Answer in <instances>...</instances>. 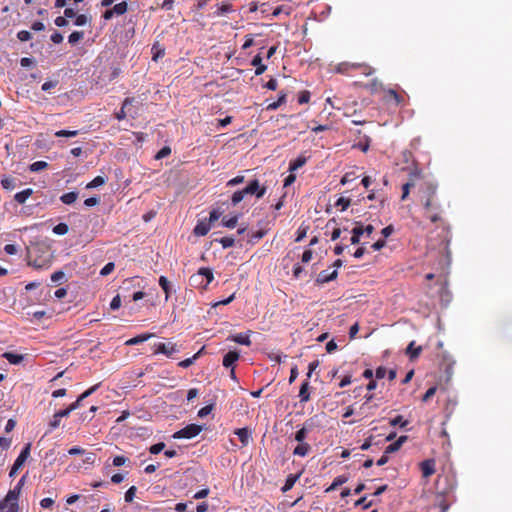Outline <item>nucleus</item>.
Here are the masks:
<instances>
[{"label": "nucleus", "instance_id": "nucleus-1", "mask_svg": "<svg viewBox=\"0 0 512 512\" xmlns=\"http://www.w3.org/2000/svg\"><path fill=\"white\" fill-rule=\"evenodd\" d=\"M457 487V478L453 472L438 476L436 489L444 495H454Z\"/></svg>", "mask_w": 512, "mask_h": 512}, {"label": "nucleus", "instance_id": "nucleus-2", "mask_svg": "<svg viewBox=\"0 0 512 512\" xmlns=\"http://www.w3.org/2000/svg\"><path fill=\"white\" fill-rule=\"evenodd\" d=\"M358 69L361 70V73L366 76H369L374 72V69L369 65H365V64H361V63H349V62L340 63L337 66L336 71L339 73H348L350 70H358Z\"/></svg>", "mask_w": 512, "mask_h": 512}, {"label": "nucleus", "instance_id": "nucleus-3", "mask_svg": "<svg viewBox=\"0 0 512 512\" xmlns=\"http://www.w3.org/2000/svg\"><path fill=\"white\" fill-rule=\"evenodd\" d=\"M214 279L213 272L210 268L202 267L198 270L196 275H193L190 280L197 283L199 286L206 288Z\"/></svg>", "mask_w": 512, "mask_h": 512}, {"label": "nucleus", "instance_id": "nucleus-4", "mask_svg": "<svg viewBox=\"0 0 512 512\" xmlns=\"http://www.w3.org/2000/svg\"><path fill=\"white\" fill-rule=\"evenodd\" d=\"M202 431V426L197 424H189L184 428L173 434V438L175 439H191L196 437Z\"/></svg>", "mask_w": 512, "mask_h": 512}, {"label": "nucleus", "instance_id": "nucleus-5", "mask_svg": "<svg viewBox=\"0 0 512 512\" xmlns=\"http://www.w3.org/2000/svg\"><path fill=\"white\" fill-rule=\"evenodd\" d=\"M30 448H31V444L28 443L22 449V451L20 452V454L16 458L13 466L11 467V470L9 472V476L10 477H14L18 473V470L23 466V464L25 463V461L27 460V458L30 455Z\"/></svg>", "mask_w": 512, "mask_h": 512}, {"label": "nucleus", "instance_id": "nucleus-6", "mask_svg": "<svg viewBox=\"0 0 512 512\" xmlns=\"http://www.w3.org/2000/svg\"><path fill=\"white\" fill-rule=\"evenodd\" d=\"M177 345L172 342H159L154 344V354H164L171 357L174 353L178 352Z\"/></svg>", "mask_w": 512, "mask_h": 512}, {"label": "nucleus", "instance_id": "nucleus-7", "mask_svg": "<svg viewBox=\"0 0 512 512\" xmlns=\"http://www.w3.org/2000/svg\"><path fill=\"white\" fill-rule=\"evenodd\" d=\"M136 102V99L134 97H127L124 99L122 106L119 111L115 112V118L118 121L124 120L128 114H130L132 117H135L130 113V109L128 108L132 104Z\"/></svg>", "mask_w": 512, "mask_h": 512}, {"label": "nucleus", "instance_id": "nucleus-8", "mask_svg": "<svg viewBox=\"0 0 512 512\" xmlns=\"http://www.w3.org/2000/svg\"><path fill=\"white\" fill-rule=\"evenodd\" d=\"M455 500L454 495H444L437 491L436 505L439 507L440 512H447L451 503Z\"/></svg>", "mask_w": 512, "mask_h": 512}, {"label": "nucleus", "instance_id": "nucleus-9", "mask_svg": "<svg viewBox=\"0 0 512 512\" xmlns=\"http://www.w3.org/2000/svg\"><path fill=\"white\" fill-rule=\"evenodd\" d=\"M436 193V188L433 186L428 187V197L424 203V207L427 211L441 210L440 205L434 201V196Z\"/></svg>", "mask_w": 512, "mask_h": 512}, {"label": "nucleus", "instance_id": "nucleus-10", "mask_svg": "<svg viewBox=\"0 0 512 512\" xmlns=\"http://www.w3.org/2000/svg\"><path fill=\"white\" fill-rule=\"evenodd\" d=\"M249 195H255L256 198H262L266 193V187L261 186L257 179L251 180L248 185Z\"/></svg>", "mask_w": 512, "mask_h": 512}, {"label": "nucleus", "instance_id": "nucleus-11", "mask_svg": "<svg viewBox=\"0 0 512 512\" xmlns=\"http://www.w3.org/2000/svg\"><path fill=\"white\" fill-rule=\"evenodd\" d=\"M436 463L434 459H426L420 463V469L424 478H429L436 471Z\"/></svg>", "mask_w": 512, "mask_h": 512}, {"label": "nucleus", "instance_id": "nucleus-12", "mask_svg": "<svg viewBox=\"0 0 512 512\" xmlns=\"http://www.w3.org/2000/svg\"><path fill=\"white\" fill-rule=\"evenodd\" d=\"M25 479L26 476H22L21 479L16 484V486L13 489L9 490V492L6 495V502H9L10 500L18 502Z\"/></svg>", "mask_w": 512, "mask_h": 512}, {"label": "nucleus", "instance_id": "nucleus-13", "mask_svg": "<svg viewBox=\"0 0 512 512\" xmlns=\"http://www.w3.org/2000/svg\"><path fill=\"white\" fill-rule=\"evenodd\" d=\"M337 276H338V272L336 269H334L332 272H329L328 270H322L316 278V283L317 284L328 283L330 281L335 280L337 278Z\"/></svg>", "mask_w": 512, "mask_h": 512}, {"label": "nucleus", "instance_id": "nucleus-14", "mask_svg": "<svg viewBox=\"0 0 512 512\" xmlns=\"http://www.w3.org/2000/svg\"><path fill=\"white\" fill-rule=\"evenodd\" d=\"M212 225L207 220L199 221L194 227L193 233L196 236H205L210 231Z\"/></svg>", "mask_w": 512, "mask_h": 512}, {"label": "nucleus", "instance_id": "nucleus-15", "mask_svg": "<svg viewBox=\"0 0 512 512\" xmlns=\"http://www.w3.org/2000/svg\"><path fill=\"white\" fill-rule=\"evenodd\" d=\"M386 101H393L395 105L400 106L404 104V97L398 94L394 89H388L385 94Z\"/></svg>", "mask_w": 512, "mask_h": 512}, {"label": "nucleus", "instance_id": "nucleus-16", "mask_svg": "<svg viewBox=\"0 0 512 512\" xmlns=\"http://www.w3.org/2000/svg\"><path fill=\"white\" fill-rule=\"evenodd\" d=\"M239 357L240 355L237 351H229L223 358V366L226 368H234V364Z\"/></svg>", "mask_w": 512, "mask_h": 512}, {"label": "nucleus", "instance_id": "nucleus-17", "mask_svg": "<svg viewBox=\"0 0 512 512\" xmlns=\"http://www.w3.org/2000/svg\"><path fill=\"white\" fill-rule=\"evenodd\" d=\"M18 502L10 500L6 502V497L0 502V512H18Z\"/></svg>", "mask_w": 512, "mask_h": 512}, {"label": "nucleus", "instance_id": "nucleus-18", "mask_svg": "<svg viewBox=\"0 0 512 512\" xmlns=\"http://www.w3.org/2000/svg\"><path fill=\"white\" fill-rule=\"evenodd\" d=\"M235 434L238 436L243 446H247L251 440V432L248 428H239L235 430Z\"/></svg>", "mask_w": 512, "mask_h": 512}, {"label": "nucleus", "instance_id": "nucleus-19", "mask_svg": "<svg viewBox=\"0 0 512 512\" xmlns=\"http://www.w3.org/2000/svg\"><path fill=\"white\" fill-rule=\"evenodd\" d=\"M251 64L256 67V69H255L256 76L262 75L267 69V66L262 63V57L260 54H257L256 56L253 57Z\"/></svg>", "mask_w": 512, "mask_h": 512}, {"label": "nucleus", "instance_id": "nucleus-20", "mask_svg": "<svg viewBox=\"0 0 512 512\" xmlns=\"http://www.w3.org/2000/svg\"><path fill=\"white\" fill-rule=\"evenodd\" d=\"M310 451H311V446L306 442H302V443H298V445L294 448L293 455L299 456V457H305L309 454Z\"/></svg>", "mask_w": 512, "mask_h": 512}, {"label": "nucleus", "instance_id": "nucleus-21", "mask_svg": "<svg viewBox=\"0 0 512 512\" xmlns=\"http://www.w3.org/2000/svg\"><path fill=\"white\" fill-rule=\"evenodd\" d=\"M407 436H400L395 442L391 443L385 448L386 454H391L398 451L401 446L406 442Z\"/></svg>", "mask_w": 512, "mask_h": 512}, {"label": "nucleus", "instance_id": "nucleus-22", "mask_svg": "<svg viewBox=\"0 0 512 512\" xmlns=\"http://www.w3.org/2000/svg\"><path fill=\"white\" fill-rule=\"evenodd\" d=\"M421 351V346L415 347V341L410 342L406 348V354L409 356L410 360L417 359L421 354Z\"/></svg>", "mask_w": 512, "mask_h": 512}, {"label": "nucleus", "instance_id": "nucleus-23", "mask_svg": "<svg viewBox=\"0 0 512 512\" xmlns=\"http://www.w3.org/2000/svg\"><path fill=\"white\" fill-rule=\"evenodd\" d=\"M364 234L363 225L361 223H356L355 227L352 229V237L350 239L353 245H356L360 242L361 235Z\"/></svg>", "mask_w": 512, "mask_h": 512}, {"label": "nucleus", "instance_id": "nucleus-24", "mask_svg": "<svg viewBox=\"0 0 512 512\" xmlns=\"http://www.w3.org/2000/svg\"><path fill=\"white\" fill-rule=\"evenodd\" d=\"M310 386L308 380H305L300 387L299 390V398L300 402H307L310 400V392H309Z\"/></svg>", "mask_w": 512, "mask_h": 512}, {"label": "nucleus", "instance_id": "nucleus-25", "mask_svg": "<svg viewBox=\"0 0 512 512\" xmlns=\"http://www.w3.org/2000/svg\"><path fill=\"white\" fill-rule=\"evenodd\" d=\"M349 477L347 475H340V476H337L332 484L326 488L325 492L326 493H329L331 491H334L336 490L339 486L345 484L347 481H348Z\"/></svg>", "mask_w": 512, "mask_h": 512}, {"label": "nucleus", "instance_id": "nucleus-26", "mask_svg": "<svg viewBox=\"0 0 512 512\" xmlns=\"http://www.w3.org/2000/svg\"><path fill=\"white\" fill-rule=\"evenodd\" d=\"M68 415H69V410H66V409L56 412L53 415L52 421L50 422V427L52 429L57 428L60 425L61 418L67 417Z\"/></svg>", "mask_w": 512, "mask_h": 512}, {"label": "nucleus", "instance_id": "nucleus-27", "mask_svg": "<svg viewBox=\"0 0 512 512\" xmlns=\"http://www.w3.org/2000/svg\"><path fill=\"white\" fill-rule=\"evenodd\" d=\"M33 194V190L31 188L24 189L15 194L14 199L19 204H24L26 200Z\"/></svg>", "mask_w": 512, "mask_h": 512}, {"label": "nucleus", "instance_id": "nucleus-28", "mask_svg": "<svg viewBox=\"0 0 512 512\" xmlns=\"http://www.w3.org/2000/svg\"><path fill=\"white\" fill-rule=\"evenodd\" d=\"M153 336L154 335L152 333H143V334L137 335V336L127 340L126 345H136V344L147 341L148 339H150Z\"/></svg>", "mask_w": 512, "mask_h": 512}, {"label": "nucleus", "instance_id": "nucleus-29", "mask_svg": "<svg viewBox=\"0 0 512 512\" xmlns=\"http://www.w3.org/2000/svg\"><path fill=\"white\" fill-rule=\"evenodd\" d=\"M299 479V474H290L286 478L285 484L282 487V492L286 493L292 489L296 481Z\"/></svg>", "mask_w": 512, "mask_h": 512}, {"label": "nucleus", "instance_id": "nucleus-30", "mask_svg": "<svg viewBox=\"0 0 512 512\" xmlns=\"http://www.w3.org/2000/svg\"><path fill=\"white\" fill-rule=\"evenodd\" d=\"M3 358H5L10 364L17 365L22 362L23 355L15 354L12 352H5L3 355Z\"/></svg>", "mask_w": 512, "mask_h": 512}, {"label": "nucleus", "instance_id": "nucleus-31", "mask_svg": "<svg viewBox=\"0 0 512 512\" xmlns=\"http://www.w3.org/2000/svg\"><path fill=\"white\" fill-rule=\"evenodd\" d=\"M77 198H78V192H74V191L64 193L63 195L60 196L61 202L66 205L73 204L77 200Z\"/></svg>", "mask_w": 512, "mask_h": 512}, {"label": "nucleus", "instance_id": "nucleus-32", "mask_svg": "<svg viewBox=\"0 0 512 512\" xmlns=\"http://www.w3.org/2000/svg\"><path fill=\"white\" fill-rule=\"evenodd\" d=\"M286 98H287V94L284 91H281L277 101L269 103L267 105V109L268 110H276L277 108H279L282 104H284L286 102Z\"/></svg>", "mask_w": 512, "mask_h": 512}, {"label": "nucleus", "instance_id": "nucleus-33", "mask_svg": "<svg viewBox=\"0 0 512 512\" xmlns=\"http://www.w3.org/2000/svg\"><path fill=\"white\" fill-rule=\"evenodd\" d=\"M307 162V158L304 157V156H299L297 157L296 159H294L293 161L290 162L289 164V170L290 171H295L299 168H301L302 166H304Z\"/></svg>", "mask_w": 512, "mask_h": 512}, {"label": "nucleus", "instance_id": "nucleus-34", "mask_svg": "<svg viewBox=\"0 0 512 512\" xmlns=\"http://www.w3.org/2000/svg\"><path fill=\"white\" fill-rule=\"evenodd\" d=\"M232 340L241 345H245V346L251 345L250 336L248 334L239 333V334L233 336Z\"/></svg>", "mask_w": 512, "mask_h": 512}, {"label": "nucleus", "instance_id": "nucleus-35", "mask_svg": "<svg viewBox=\"0 0 512 512\" xmlns=\"http://www.w3.org/2000/svg\"><path fill=\"white\" fill-rule=\"evenodd\" d=\"M238 218H239L238 215H234V216L229 217V218L224 217L222 219L221 224H222V226H224L226 228H230V229L235 228L236 225H237V222H238Z\"/></svg>", "mask_w": 512, "mask_h": 512}, {"label": "nucleus", "instance_id": "nucleus-36", "mask_svg": "<svg viewBox=\"0 0 512 512\" xmlns=\"http://www.w3.org/2000/svg\"><path fill=\"white\" fill-rule=\"evenodd\" d=\"M152 52H153V57L152 59L154 61H157L159 58H162L165 54V49L162 48L159 43H154L153 46H152Z\"/></svg>", "mask_w": 512, "mask_h": 512}, {"label": "nucleus", "instance_id": "nucleus-37", "mask_svg": "<svg viewBox=\"0 0 512 512\" xmlns=\"http://www.w3.org/2000/svg\"><path fill=\"white\" fill-rule=\"evenodd\" d=\"M112 9H113V12L115 13V15L120 16V15H123V14H125L127 12L128 4H127L126 1H123V2H120V3L116 4V5H114L112 7Z\"/></svg>", "mask_w": 512, "mask_h": 512}, {"label": "nucleus", "instance_id": "nucleus-38", "mask_svg": "<svg viewBox=\"0 0 512 512\" xmlns=\"http://www.w3.org/2000/svg\"><path fill=\"white\" fill-rule=\"evenodd\" d=\"M105 183H106V178L105 177H103V176H96L91 182H89L86 185V188L87 189L96 188V187H99L101 185H104Z\"/></svg>", "mask_w": 512, "mask_h": 512}, {"label": "nucleus", "instance_id": "nucleus-39", "mask_svg": "<svg viewBox=\"0 0 512 512\" xmlns=\"http://www.w3.org/2000/svg\"><path fill=\"white\" fill-rule=\"evenodd\" d=\"M159 285L163 289L166 299H168L170 295V283L168 279L165 276H160Z\"/></svg>", "mask_w": 512, "mask_h": 512}, {"label": "nucleus", "instance_id": "nucleus-40", "mask_svg": "<svg viewBox=\"0 0 512 512\" xmlns=\"http://www.w3.org/2000/svg\"><path fill=\"white\" fill-rule=\"evenodd\" d=\"M84 38V33L82 31H74L68 37V42L70 44H76Z\"/></svg>", "mask_w": 512, "mask_h": 512}, {"label": "nucleus", "instance_id": "nucleus-41", "mask_svg": "<svg viewBox=\"0 0 512 512\" xmlns=\"http://www.w3.org/2000/svg\"><path fill=\"white\" fill-rule=\"evenodd\" d=\"M48 167V163L45 161H36L29 166L31 172H38Z\"/></svg>", "mask_w": 512, "mask_h": 512}, {"label": "nucleus", "instance_id": "nucleus-42", "mask_svg": "<svg viewBox=\"0 0 512 512\" xmlns=\"http://www.w3.org/2000/svg\"><path fill=\"white\" fill-rule=\"evenodd\" d=\"M1 185L4 189L13 190L15 188V179L12 177H3Z\"/></svg>", "mask_w": 512, "mask_h": 512}, {"label": "nucleus", "instance_id": "nucleus-43", "mask_svg": "<svg viewBox=\"0 0 512 512\" xmlns=\"http://www.w3.org/2000/svg\"><path fill=\"white\" fill-rule=\"evenodd\" d=\"M390 425L393 427L400 426L401 428H404L408 425V421L404 420L401 415H398L390 420Z\"/></svg>", "mask_w": 512, "mask_h": 512}, {"label": "nucleus", "instance_id": "nucleus-44", "mask_svg": "<svg viewBox=\"0 0 512 512\" xmlns=\"http://www.w3.org/2000/svg\"><path fill=\"white\" fill-rule=\"evenodd\" d=\"M69 227L66 223H59L53 227V232L57 235H65L68 233Z\"/></svg>", "mask_w": 512, "mask_h": 512}, {"label": "nucleus", "instance_id": "nucleus-45", "mask_svg": "<svg viewBox=\"0 0 512 512\" xmlns=\"http://www.w3.org/2000/svg\"><path fill=\"white\" fill-rule=\"evenodd\" d=\"M199 354H200V352L196 353L191 358H187V359H184V360L180 361L178 363V366L181 367V368H188V367H190L194 363V361L198 358Z\"/></svg>", "mask_w": 512, "mask_h": 512}, {"label": "nucleus", "instance_id": "nucleus-46", "mask_svg": "<svg viewBox=\"0 0 512 512\" xmlns=\"http://www.w3.org/2000/svg\"><path fill=\"white\" fill-rule=\"evenodd\" d=\"M231 11H232V5L229 2L224 1L219 5L217 13H218V15H224Z\"/></svg>", "mask_w": 512, "mask_h": 512}, {"label": "nucleus", "instance_id": "nucleus-47", "mask_svg": "<svg viewBox=\"0 0 512 512\" xmlns=\"http://www.w3.org/2000/svg\"><path fill=\"white\" fill-rule=\"evenodd\" d=\"M307 434H308V430L305 428V427H302L301 429H299L296 433H295V440L298 442V443H302L304 442V440L306 439L307 437Z\"/></svg>", "mask_w": 512, "mask_h": 512}, {"label": "nucleus", "instance_id": "nucleus-48", "mask_svg": "<svg viewBox=\"0 0 512 512\" xmlns=\"http://www.w3.org/2000/svg\"><path fill=\"white\" fill-rule=\"evenodd\" d=\"M217 241L222 245L224 249L230 248L235 244V239L233 237H222Z\"/></svg>", "mask_w": 512, "mask_h": 512}, {"label": "nucleus", "instance_id": "nucleus-49", "mask_svg": "<svg viewBox=\"0 0 512 512\" xmlns=\"http://www.w3.org/2000/svg\"><path fill=\"white\" fill-rule=\"evenodd\" d=\"M78 135L77 130H59L55 132L56 137H75Z\"/></svg>", "mask_w": 512, "mask_h": 512}, {"label": "nucleus", "instance_id": "nucleus-50", "mask_svg": "<svg viewBox=\"0 0 512 512\" xmlns=\"http://www.w3.org/2000/svg\"><path fill=\"white\" fill-rule=\"evenodd\" d=\"M222 211L220 209H213L210 213H209V218H208V222H210V224L212 225L215 221H217L221 216H222Z\"/></svg>", "mask_w": 512, "mask_h": 512}, {"label": "nucleus", "instance_id": "nucleus-51", "mask_svg": "<svg viewBox=\"0 0 512 512\" xmlns=\"http://www.w3.org/2000/svg\"><path fill=\"white\" fill-rule=\"evenodd\" d=\"M171 154V148L169 146L162 147L157 154L155 155V159L160 160Z\"/></svg>", "mask_w": 512, "mask_h": 512}, {"label": "nucleus", "instance_id": "nucleus-52", "mask_svg": "<svg viewBox=\"0 0 512 512\" xmlns=\"http://www.w3.org/2000/svg\"><path fill=\"white\" fill-rule=\"evenodd\" d=\"M349 205L350 199L344 197H340L335 203L336 207H341V211L346 210L349 207Z\"/></svg>", "mask_w": 512, "mask_h": 512}, {"label": "nucleus", "instance_id": "nucleus-53", "mask_svg": "<svg viewBox=\"0 0 512 512\" xmlns=\"http://www.w3.org/2000/svg\"><path fill=\"white\" fill-rule=\"evenodd\" d=\"M137 488L136 486H131L125 493V501L130 503L133 501L135 494H136Z\"/></svg>", "mask_w": 512, "mask_h": 512}, {"label": "nucleus", "instance_id": "nucleus-54", "mask_svg": "<svg viewBox=\"0 0 512 512\" xmlns=\"http://www.w3.org/2000/svg\"><path fill=\"white\" fill-rule=\"evenodd\" d=\"M244 199V197L242 196L240 190L238 191H235L232 196H231V204L233 206H236L237 204H239L242 200Z\"/></svg>", "mask_w": 512, "mask_h": 512}, {"label": "nucleus", "instance_id": "nucleus-55", "mask_svg": "<svg viewBox=\"0 0 512 512\" xmlns=\"http://www.w3.org/2000/svg\"><path fill=\"white\" fill-rule=\"evenodd\" d=\"M115 268V265L113 262L107 263L100 271L101 276H107L109 275Z\"/></svg>", "mask_w": 512, "mask_h": 512}, {"label": "nucleus", "instance_id": "nucleus-56", "mask_svg": "<svg viewBox=\"0 0 512 512\" xmlns=\"http://www.w3.org/2000/svg\"><path fill=\"white\" fill-rule=\"evenodd\" d=\"M165 447V444L163 442H159V443H156L154 445H152L150 448H149V452L151 454H158L160 453Z\"/></svg>", "mask_w": 512, "mask_h": 512}, {"label": "nucleus", "instance_id": "nucleus-57", "mask_svg": "<svg viewBox=\"0 0 512 512\" xmlns=\"http://www.w3.org/2000/svg\"><path fill=\"white\" fill-rule=\"evenodd\" d=\"M213 410V404L206 405L198 411V417L204 418Z\"/></svg>", "mask_w": 512, "mask_h": 512}, {"label": "nucleus", "instance_id": "nucleus-58", "mask_svg": "<svg viewBox=\"0 0 512 512\" xmlns=\"http://www.w3.org/2000/svg\"><path fill=\"white\" fill-rule=\"evenodd\" d=\"M310 100V92L309 91H302L298 96V103L299 104H305L308 103Z\"/></svg>", "mask_w": 512, "mask_h": 512}, {"label": "nucleus", "instance_id": "nucleus-59", "mask_svg": "<svg viewBox=\"0 0 512 512\" xmlns=\"http://www.w3.org/2000/svg\"><path fill=\"white\" fill-rule=\"evenodd\" d=\"M88 21V18L85 14L76 15L74 24L76 26H84Z\"/></svg>", "mask_w": 512, "mask_h": 512}, {"label": "nucleus", "instance_id": "nucleus-60", "mask_svg": "<svg viewBox=\"0 0 512 512\" xmlns=\"http://www.w3.org/2000/svg\"><path fill=\"white\" fill-rule=\"evenodd\" d=\"M413 186H414V184L411 182H407L402 186V196H401L402 200H405L408 197L410 188Z\"/></svg>", "mask_w": 512, "mask_h": 512}, {"label": "nucleus", "instance_id": "nucleus-61", "mask_svg": "<svg viewBox=\"0 0 512 512\" xmlns=\"http://www.w3.org/2000/svg\"><path fill=\"white\" fill-rule=\"evenodd\" d=\"M17 38L20 40V41H28L32 38V35L29 31H26V30H21L18 32L17 34Z\"/></svg>", "mask_w": 512, "mask_h": 512}, {"label": "nucleus", "instance_id": "nucleus-62", "mask_svg": "<svg viewBox=\"0 0 512 512\" xmlns=\"http://www.w3.org/2000/svg\"><path fill=\"white\" fill-rule=\"evenodd\" d=\"M265 234H266L265 230H258V231H256L255 233H253L251 235V240L250 241L252 243H255V242L259 241L260 239H262L265 236Z\"/></svg>", "mask_w": 512, "mask_h": 512}, {"label": "nucleus", "instance_id": "nucleus-63", "mask_svg": "<svg viewBox=\"0 0 512 512\" xmlns=\"http://www.w3.org/2000/svg\"><path fill=\"white\" fill-rule=\"evenodd\" d=\"M437 388L435 386L430 387L422 397L423 402H427L431 397H433L436 393Z\"/></svg>", "mask_w": 512, "mask_h": 512}, {"label": "nucleus", "instance_id": "nucleus-64", "mask_svg": "<svg viewBox=\"0 0 512 512\" xmlns=\"http://www.w3.org/2000/svg\"><path fill=\"white\" fill-rule=\"evenodd\" d=\"M121 306V297L120 295H116L115 297H113L112 301L110 302V308L112 310H117L119 309Z\"/></svg>", "mask_w": 512, "mask_h": 512}]
</instances>
